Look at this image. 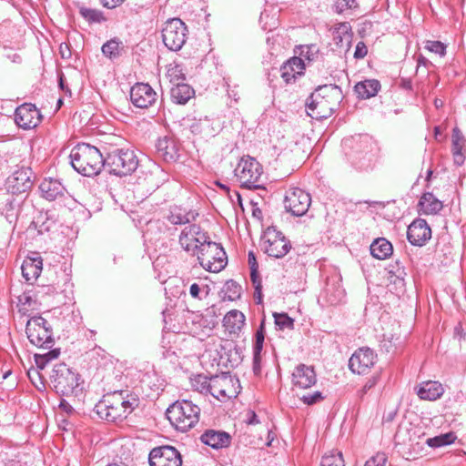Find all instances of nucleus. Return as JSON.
<instances>
[{"instance_id":"5","label":"nucleus","mask_w":466,"mask_h":466,"mask_svg":"<svg viewBox=\"0 0 466 466\" xmlns=\"http://www.w3.org/2000/svg\"><path fill=\"white\" fill-rule=\"evenodd\" d=\"M198 260L204 269L209 272H219L227 265V254L223 247L207 239L202 245L198 246L196 251Z\"/></svg>"},{"instance_id":"33","label":"nucleus","mask_w":466,"mask_h":466,"mask_svg":"<svg viewBox=\"0 0 466 466\" xmlns=\"http://www.w3.org/2000/svg\"><path fill=\"white\" fill-rule=\"evenodd\" d=\"M196 216L198 214L193 211H187L180 207L175 206L169 209L167 219L173 225H185L194 220Z\"/></svg>"},{"instance_id":"4","label":"nucleus","mask_w":466,"mask_h":466,"mask_svg":"<svg viewBox=\"0 0 466 466\" xmlns=\"http://www.w3.org/2000/svg\"><path fill=\"white\" fill-rule=\"evenodd\" d=\"M80 379V375L65 363L56 364L50 374L53 389L63 396L77 395L81 390Z\"/></svg>"},{"instance_id":"23","label":"nucleus","mask_w":466,"mask_h":466,"mask_svg":"<svg viewBox=\"0 0 466 466\" xmlns=\"http://www.w3.org/2000/svg\"><path fill=\"white\" fill-rule=\"evenodd\" d=\"M317 381L314 369L305 364L297 366L292 373L293 385L300 389H308Z\"/></svg>"},{"instance_id":"38","label":"nucleus","mask_w":466,"mask_h":466,"mask_svg":"<svg viewBox=\"0 0 466 466\" xmlns=\"http://www.w3.org/2000/svg\"><path fill=\"white\" fill-rule=\"evenodd\" d=\"M320 466H345L342 453L337 451H331L323 455Z\"/></svg>"},{"instance_id":"3","label":"nucleus","mask_w":466,"mask_h":466,"mask_svg":"<svg viewBox=\"0 0 466 466\" xmlns=\"http://www.w3.org/2000/svg\"><path fill=\"white\" fill-rule=\"evenodd\" d=\"M170 423L182 432L192 429L199 420L200 408L191 400H177L167 410Z\"/></svg>"},{"instance_id":"39","label":"nucleus","mask_w":466,"mask_h":466,"mask_svg":"<svg viewBox=\"0 0 466 466\" xmlns=\"http://www.w3.org/2000/svg\"><path fill=\"white\" fill-rule=\"evenodd\" d=\"M79 14L88 23H101L105 20L103 13L100 10L88 8L86 6L79 7Z\"/></svg>"},{"instance_id":"53","label":"nucleus","mask_w":466,"mask_h":466,"mask_svg":"<svg viewBox=\"0 0 466 466\" xmlns=\"http://www.w3.org/2000/svg\"><path fill=\"white\" fill-rule=\"evenodd\" d=\"M386 461L387 458L384 453H377L366 461L365 466H385Z\"/></svg>"},{"instance_id":"22","label":"nucleus","mask_w":466,"mask_h":466,"mask_svg":"<svg viewBox=\"0 0 466 466\" xmlns=\"http://www.w3.org/2000/svg\"><path fill=\"white\" fill-rule=\"evenodd\" d=\"M156 151L159 157L166 162H175L178 158V145L175 138L164 137L156 143Z\"/></svg>"},{"instance_id":"18","label":"nucleus","mask_w":466,"mask_h":466,"mask_svg":"<svg viewBox=\"0 0 466 466\" xmlns=\"http://www.w3.org/2000/svg\"><path fill=\"white\" fill-rule=\"evenodd\" d=\"M377 355L370 348L356 350L349 360V368L353 373L366 374L374 366Z\"/></svg>"},{"instance_id":"19","label":"nucleus","mask_w":466,"mask_h":466,"mask_svg":"<svg viewBox=\"0 0 466 466\" xmlns=\"http://www.w3.org/2000/svg\"><path fill=\"white\" fill-rule=\"evenodd\" d=\"M130 100L138 108H148L157 100V92L146 83H137L131 87Z\"/></svg>"},{"instance_id":"32","label":"nucleus","mask_w":466,"mask_h":466,"mask_svg":"<svg viewBox=\"0 0 466 466\" xmlns=\"http://www.w3.org/2000/svg\"><path fill=\"white\" fill-rule=\"evenodd\" d=\"M444 390L437 381H426L419 388L417 394L421 400H435L441 397Z\"/></svg>"},{"instance_id":"55","label":"nucleus","mask_w":466,"mask_h":466,"mask_svg":"<svg viewBox=\"0 0 466 466\" xmlns=\"http://www.w3.org/2000/svg\"><path fill=\"white\" fill-rule=\"evenodd\" d=\"M453 160L457 166L463 165L465 161V156L463 151H452Z\"/></svg>"},{"instance_id":"45","label":"nucleus","mask_w":466,"mask_h":466,"mask_svg":"<svg viewBox=\"0 0 466 466\" xmlns=\"http://www.w3.org/2000/svg\"><path fill=\"white\" fill-rule=\"evenodd\" d=\"M452 147L451 151H463L465 138L458 127H455L452 131Z\"/></svg>"},{"instance_id":"31","label":"nucleus","mask_w":466,"mask_h":466,"mask_svg":"<svg viewBox=\"0 0 466 466\" xmlns=\"http://www.w3.org/2000/svg\"><path fill=\"white\" fill-rule=\"evenodd\" d=\"M194 89L187 84L177 82L170 90L171 99L177 105H185L194 96Z\"/></svg>"},{"instance_id":"20","label":"nucleus","mask_w":466,"mask_h":466,"mask_svg":"<svg viewBox=\"0 0 466 466\" xmlns=\"http://www.w3.org/2000/svg\"><path fill=\"white\" fill-rule=\"evenodd\" d=\"M41 114L36 106L30 103L19 106L15 112V121L23 129H31L41 122Z\"/></svg>"},{"instance_id":"57","label":"nucleus","mask_w":466,"mask_h":466,"mask_svg":"<svg viewBox=\"0 0 466 466\" xmlns=\"http://www.w3.org/2000/svg\"><path fill=\"white\" fill-rule=\"evenodd\" d=\"M200 291V287L197 283H193L189 288V294L194 299H201Z\"/></svg>"},{"instance_id":"6","label":"nucleus","mask_w":466,"mask_h":466,"mask_svg":"<svg viewBox=\"0 0 466 466\" xmlns=\"http://www.w3.org/2000/svg\"><path fill=\"white\" fill-rule=\"evenodd\" d=\"M138 166V159L133 150L116 148L106 157V167L110 174L124 177L133 173Z\"/></svg>"},{"instance_id":"61","label":"nucleus","mask_w":466,"mask_h":466,"mask_svg":"<svg viewBox=\"0 0 466 466\" xmlns=\"http://www.w3.org/2000/svg\"><path fill=\"white\" fill-rule=\"evenodd\" d=\"M250 279L254 286L260 282L259 277H258V268H252L250 269Z\"/></svg>"},{"instance_id":"56","label":"nucleus","mask_w":466,"mask_h":466,"mask_svg":"<svg viewBox=\"0 0 466 466\" xmlns=\"http://www.w3.org/2000/svg\"><path fill=\"white\" fill-rule=\"evenodd\" d=\"M103 6L112 9L121 5L124 0H100Z\"/></svg>"},{"instance_id":"51","label":"nucleus","mask_w":466,"mask_h":466,"mask_svg":"<svg viewBox=\"0 0 466 466\" xmlns=\"http://www.w3.org/2000/svg\"><path fill=\"white\" fill-rule=\"evenodd\" d=\"M167 75L170 77V82H172L174 85L177 82H182L185 79L184 74L178 66L169 68Z\"/></svg>"},{"instance_id":"46","label":"nucleus","mask_w":466,"mask_h":466,"mask_svg":"<svg viewBox=\"0 0 466 466\" xmlns=\"http://www.w3.org/2000/svg\"><path fill=\"white\" fill-rule=\"evenodd\" d=\"M300 56L308 60L309 64L318 59L319 48L315 45L302 46L300 51Z\"/></svg>"},{"instance_id":"14","label":"nucleus","mask_w":466,"mask_h":466,"mask_svg":"<svg viewBox=\"0 0 466 466\" xmlns=\"http://www.w3.org/2000/svg\"><path fill=\"white\" fill-rule=\"evenodd\" d=\"M238 382L231 375L223 372L210 377L209 393L220 401H225L236 397L238 391L235 383Z\"/></svg>"},{"instance_id":"35","label":"nucleus","mask_w":466,"mask_h":466,"mask_svg":"<svg viewBox=\"0 0 466 466\" xmlns=\"http://www.w3.org/2000/svg\"><path fill=\"white\" fill-rule=\"evenodd\" d=\"M370 248L371 255L378 259H386L393 252L391 243L384 238L375 239Z\"/></svg>"},{"instance_id":"13","label":"nucleus","mask_w":466,"mask_h":466,"mask_svg":"<svg viewBox=\"0 0 466 466\" xmlns=\"http://www.w3.org/2000/svg\"><path fill=\"white\" fill-rule=\"evenodd\" d=\"M376 149L375 143L369 136H360L350 154L353 165L362 169L371 167L375 160Z\"/></svg>"},{"instance_id":"49","label":"nucleus","mask_w":466,"mask_h":466,"mask_svg":"<svg viewBox=\"0 0 466 466\" xmlns=\"http://www.w3.org/2000/svg\"><path fill=\"white\" fill-rule=\"evenodd\" d=\"M350 26L347 24H342L337 30L338 35H334V40L337 45L342 42L343 37L349 42L350 39V35L349 34Z\"/></svg>"},{"instance_id":"64","label":"nucleus","mask_w":466,"mask_h":466,"mask_svg":"<svg viewBox=\"0 0 466 466\" xmlns=\"http://www.w3.org/2000/svg\"><path fill=\"white\" fill-rule=\"evenodd\" d=\"M255 299H258L257 303L261 302V283L258 282L255 287Z\"/></svg>"},{"instance_id":"7","label":"nucleus","mask_w":466,"mask_h":466,"mask_svg":"<svg viewBox=\"0 0 466 466\" xmlns=\"http://www.w3.org/2000/svg\"><path fill=\"white\" fill-rule=\"evenodd\" d=\"M323 91H329L331 94L340 95V88L336 85L319 86L307 99L306 108L308 115L315 119H325L329 117L334 108L328 99H325Z\"/></svg>"},{"instance_id":"44","label":"nucleus","mask_w":466,"mask_h":466,"mask_svg":"<svg viewBox=\"0 0 466 466\" xmlns=\"http://www.w3.org/2000/svg\"><path fill=\"white\" fill-rule=\"evenodd\" d=\"M226 295L229 300H235L240 297L241 286L234 280H228L226 283Z\"/></svg>"},{"instance_id":"54","label":"nucleus","mask_w":466,"mask_h":466,"mask_svg":"<svg viewBox=\"0 0 466 466\" xmlns=\"http://www.w3.org/2000/svg\"><path fill=\"white\" fill-rule=\"evenodd\" d=\"M368 53V48L366 45L363 42H359L356 46L355 52H354V57L356 59H361L366 56Z\"/></svg>"},{"instance_id":"50","label":"nucleus","mask_w":466,"mask_h":466,"mask_svg":"<svg viewBox=\"0 0 466 466\" xmlns=\"http://www.w3.org/2000/svg\"><path fill=\"white\" fill-rule=\"evenodd\" d=\"M357 5V0H337L335 5L338 13H342L347 9L356 8Z\"/></svg>"},{"instance_id":"26","label":"nucleus","mask_w":466,"mask_h":466,"mask_svg":"<svg viewBox=\"0 0 466 466\" xmlns=\"http://www.w3.org/2000/svg\"><path fill=\"white\" fill-rule=\"evenodd\" d=\"M443 208V203L431 192L423 193L418 203V211L423 215H436Z\"/></svg>"},{"instance_id":"12","label":"nucleus","mask_w":466,"mask_h":466,"mask_svg":"<svg viewBox=\"0 0 466 466\" xmlns=\"http://www.w3.org/2000/svg\"><path fill=\"white\" fill-rule=\"evenodd\" d=\"M35 180L33 170L28 167H16L5 179V187L13 195L26 193L31 190Z\"/></svg>"},{"instance_id":"28","label":"nucleus","mask_w":466,"mask_h":466,"mask_svg":"<svg viewBox=\"0 0 466 466\" xmlns=\"http://www.w3.org/2000/svg\"><path fill=\"white\" fill-rule=\"evenodd\" d=\"M245 315L238 310L228 311L223 319V326L229 334L238 335L245 325Z\"/></svg>"},{"instance_id":"9","label":"nucleus","mask_w":466,"mask_h":466,"mask_svg":"<svg viewBox=\"0 0 466 466\" xmlns=\"http://www.w3.org/2000/svg\"><path fill=\"white\" fill-rule=\"evenodd\" d=\"M241 187L251 189L260 187L261 165L253 157H242L234 170Z\"/></svg>"},{"instance_id":"48","label":"nucleus","mask_w":466,"mask_h":466,"mask_svg":"<svg viewBox=\"0 0 466 466\" xmlns=\"http://www.w3.org/2000/svg\"><path fill=\"white\" fill-rule=\"evenodd\" d=\"M389 273L396 277L397 280L401 283V285H404V278L406 276L404 267L400 266L399 263L396 262V265L390 266Z\"/></svg>"},{"instance_id":"47","label":"nucleus","mask_w":466,"mask_h":466,"mask_svg":"<svg viewBox=\"0 0 466 466\" xmlns=\"http://www.w3.org/2000/svg\"><path fill=\"white\" fill-rule=\"evenodd\" d=\"M210 378L205 375H198L192 380V385L200 392H209Z\"/></svg>"},{"instance_id":"27","label":"nucleus","mask_w":466,"mask_h":466,"mask_svg":"<svg viewBox=\"0 0 466 466\" xmlns=\"http://www.w3.org/2000/svg\"><path fill=\"white\" fill-rule=\"evenodd\" d=\"M43 268L41 257L26 258L21 266L22 275L27 282H33L40 276Z\"/></svg>"},{"instance_id":"36","label":"nucleus","mask_w":466,"mask_h":466,"mask_svg":"<svg viewBox=\"0 0 466 466\" xmlns=\"http://www.w3.org/2000/svg\"><path fill=\"white\" fill-rule=\"evenodd\" d=\"M265 319H263L259 324L258 329L255 334V343L253 346V361L254 366H256L260 360V353L263 349V344L265 340Z\"/></svg>"},{"instance_id":"24","label":"nucleus","mask_w":466,"mask_h":466,"mask_svg":"<svg viewBox=\"0 0 466 466\" xmlns=\"http://www.w3.org/2000/svg\"><path fill=\"white\" fill-rule=\"evenodd\" d=\"M305 63L301 57L293 56L286 61L280 67L281 77L289 84L298 76L304 74Z\"/></svg>"},{"instance_id":"37","label":"nucleus","mask_w":466,"mask_h":466,"mask_svg":"<svg viewBox=\"0 0 466 466\" xmlns=\"http://www.w3.org/2000/svg\"><path fill=\"white\" fill-rule=\"evenodd\" d=\"M456 440V436L453 432H448L444 434H441L438 436H435L433 438H428L425 440V443L428 444L430 447L432 448H439L442 446H446L449 444H451Z\"/></svg>"},{"instance_id":"10","label":"nucleus","mask_w":466,"mask_h":466,"mask_svg":"<svg viewBox=\"0 0 466 466\" xmlns=\"http://www.w3.org/2000/svg\"><path fill=\"white\" fill-rule=\"evenodd\" d=\"M187 27L179 18L167 20L162 28V41L171 51H179L187 38Z\"/></svg>"},{"instance_id":"58","label":"nucleus","mask_w":466,"mask_h":466,"mask_svg":"<svg viewBox=\"0 0 466 466\" xmlns=\"http://www.w3.org/2000/svg\"><path fill=\"white\" fill-rule=\"evenodd\" d=\"M377 381H378V376H372L371 378H370L368 380V381L365 383V385L363 386V393H366L368 392V390H370L371 388H373L376 384H377Z\"/></svg>"},{"instance_id":"41","label":"nucleus","mask_w":466,"mask_h":466,"mask_svg":"<svg viewBox=\"0 0 466 466\" xmlns=\"http://www.w3.org/2000/svg\"><path fill=\"white\" fill-rule=\"evenodd\" d=\"M120 42L116 39H111L102 46V53L105 56L114 59L120 55Z\"/></svg>"},{"instance_id":"43","label":"nucleus","mask_w":466,"mask_h":466,"mask_svg":"<svg viewBox=\"0 0 466 466\" xmlns=\"http://www.w3.org/2000/svg\"><path fill=\"white\" fill-rule=\"evenodd\" d=\"M446 46L441 41L427 40L424 42V48L431 53L437 54L440 56H444L446 54Z\"/></svg>"},{"instance_id":"62","label":"nucleus","mask_w":466,"mask_h":466,"mask_svg":"<svg viewBox=\"0 0 466 466\" xmlns=\"http://www.w3.org/2000/svg\"><path fill=\"white\" fill-rule=\"evenodd\" d=\"M18 301L24 305H31L32 298L28 293H24L18 298Z\"/></svg>"},{"instance_id":"29","label":"nucleus","mask_w":466,"mask_h":466,"mask_svg":"<svg viewBox=\"0 0 466 466\" xmlns=\"http://www.w3.org/2000/svg\"><path fill=\"white\" fill-rule=\"evenodd\" d=\"M39 188L42 196L49 201H53L58 197H62L65 191V187L61 182L53 178L44 179L41 182Z\"/></svg>"},{"instance_id":"63","label":"nucleus","mask_w":466,"mask_h":466,"mask_svg":"<svg viewBox=\"0 0 466 466\" xmlns=\"http://www.w3.org/2000/svg\"><path fill=\"white\" fill-rule=\"evenodd\" d=\"M28 377L29 379L31 380V381L36 385V382L35 381V377H37L39 380H40V374H39V371L37 370H28Z\"/></svg>"},{"instance_id":"60","label":"nucleus","mask_w":466,"mask_h":466,"mask_svg":"<svg viewBox=\"0 0 466 466\" xmlns=\"http://www.w3.org/2000/svg\"><path fill=\"white\" fill-rule=\"evenodd\" d=\"M59 408L67 414L72 413L74 410L73 407L66 400H61Z\"/></svg>"},{"instance_id":"16","label":"nucleus","mask_w":466,"mask_h":466,"mask_svg":"<svg viewBox=\"0 0 466 466\" xmlns=\"http://www.w3.org/2000/svg\"><path fill=\"white\" fill-rule=\"evenodd\" d=\"M150 466H181L179 451L172 446H159L151 450L148 455Z\"/></svg>"},{"instance_id":"40","label":"nucleus","mask_w":466,"mask_h":466,"mask_svg":"<svg viewBox=\"0 0 466 466\" xmlns=\"http://www.w3.org/2000/svg\"><path fill=\"white\" fill-rule=\"evenodd\" d=\"M59 354V349H53L44 354H35V361L37 369L44 370L46 364L49 361L58 358Z\"/></svg>"},{"instance_id":"42","label":"nucleus","mask_w":466,"mask_h":466,"mask_svg":"<svg viewBox=\"0 0 466 466\" xmlns=\"http://www.w3.org/2000/svg\"><path fill=\"white\" fill-rule=\"evenodd\" d=\"M274 322L276 326L281 329H289L292 330L294 329V319L290 318L287 313H277L273 314Z\"/></svg>"},{"instance_id":"21","label":"nucleus","mask_w":466,"mask_h":466,"mask_svg":"<svg viewBox=\"0 0 466 466\" xmlns=\"http://www.w3.org/2000/svg\"><path fill=\"white\" fill-rule=\"evenodd\" d=\"M431 238V229L425 219L416 218L408 227L407 238L412 246L422 247Z\"/></svg>"},{"instance_id":"15","label":"nucleus","mask_w":466,"mask_h":466,"mask_svg":"<svg viewBox=\"0 0 466 466\" xmlns=\"http://www.w3.org/2000/svg\"><path fill=\"white\" fill-rule=\"evenodd\" d=\"M311 204L310 195L299 187H290L286 191L284 205L293 216H303Z\"/></svg>"},{"instance_id":"34","label":"nucleus","mask_w":466,"mask_h":466,"mask_svg":"<svg viewBox=\"0 0 466 466\" xmlns=\"http://www.w3.org/2000/svg\"><path fill=\"white\" fill-rule=\"evenodd\" d=\"M344 296V289H341L339 281L331 279L328 282L323 298L329 304L337 305L340 303Z\"/></svg>"},{"instance_id":"8","label":"nucleus","mask_w":466,"mask_h":466,"mask_svg":"<svg viewBox=\"0 0 466 466\" xmlns=\"http://www.w3.org/2000/svg\"><path fill=\"white\" fill-rule=\"evenodd\" d=\"M25 333L36 347L50 349L54 344L52 326L41 316H34L27 320Z\"/></svg>"},{"instance_id":"59","label":"nucleus","mask_w":466,"mask_h":466,"mask_svg":"<svg viewBox=\"0 0 466 466\" xmlns=\"http://www.w3.org/2000/svg\"><path fill=\"white\" fill-rule=\"evenodd\" d=\"M248 266H249L250 269H252V268H258V264L257 262V258H256V256H255L253 251H249L248 252Z\"/></svg>"},{"instance_id":"2","label":"nucleus","mask_w":466,"mask_h":466,"mask_svg":"<svg viewBox=\"0 0 466 466\" xmlns=\"http://www.w3.org/2000/svg\"><path fill=\"white\" fill-rule=\"evenodd\" d=\"M71 165L76 171L86 177L96 176L102 167L106 166V158L100 151L88 144H78L71 153Z\"/></svg>"},{"instance_id":"30","label":"nucleus","mask_w":466,"mask_h":466,"mask_svg":"<svg viewBox=\"0 0 466 466\" xmlns=\"http://www.w3.org/2000/svg\"><path fill=\"white\" fill-rule=\"evenodd\" d=\"M380 89V84L376 79H366L357 83L354 91L360 99H368L375 96Z\"/></svg>"},{"instance_id":"1","label":"nucleus","mask_w":466,"mask_h":466,"mask_svg":"<svg viewBox=\"0 0 466 466\" xmlns=\"http://www.w3.org/2000/svg\"><path fill=\"white\" fill-rule=\"evenodd\" d=\"M138 401L134 395L117 390L104 395L94 410L100 419L108 421L122 420L138 406Z\"/></svg>"},{"instance_id":"25","label":"nucleus","mask_w":466,"mask_h":466,"mask_svg":"<svg viewBox=\"0 0 466 466\" xmlns=\"http://www.w3.org/2000/svg\"><path fill=\"white\" fill-rule=\"evenodd\" d=\"M201 441L213 449H222L230 444V435L222 431L208 430L200 437Z\"/></svg>"},{"instance_id":"17","label":"nucleus","mask_w":466,"mask_h":466,"mask_svg":"<svg viewBox=\"0 0 466 466\" xmlns=\"http://www.w3.org/2000/svg\"><path fill=\"white\" fill-rule=\"evenodd\" d=\"M209 239L205 231L197 224L189 225L184 228L179 236V244L181 248L193 255L198 249V246L202 245Z\"/></svg>"},{"instance_id":"52","label":"nucleus","mask_w":466,"mask_h":466,"mask_svg":"<svg viewBox=\"0 0 466 466\" xmlns=\"http://www.w3.org/2000/svg\"><path fill=\"white\" fill-rule=\"evenodd\" d=\"M323 400L322 393L320 391H315L313 393H308L301 397V400L308 405L315 404Z\"/></svg>"},{"instance_id":"11","label":"nucleus","mask_w":466,"mask_h":466,"mask_svg":"<svg viewBox=\"0 0 466 466\" xmlns=\"http://www.w3.org/2000/svg\"><path fill=\"white\" fill-rule=\"evenodd\" d=\"M262 240L264 252L275 258H282L291 249L290 241L273 226L266 229Z\"/></svg>"}]
</instances>
